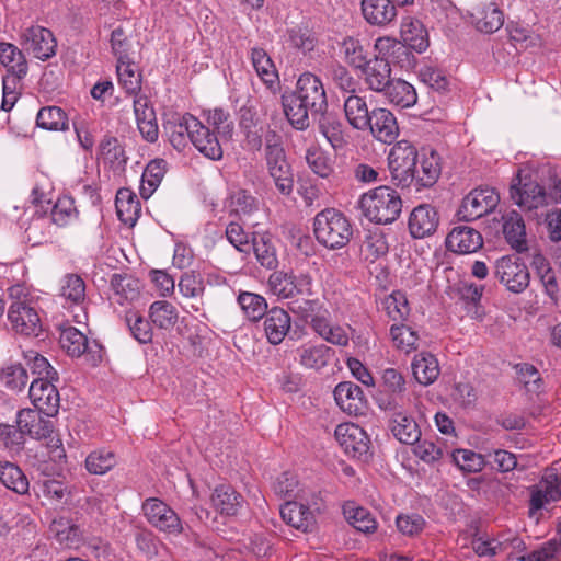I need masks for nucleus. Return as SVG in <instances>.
Here are the masks:
<instances>
[{
	"label": "nucleus",
	"mask_w": 561,
	"mask_h": 561,
	"mask_svg": "<svg viewBox=\"0 0 561 561\" xmlns=\"http://www.w3.org/2000/svg\"><path fill=\"white\" fill-rule=\"evenodd\" d=\"M313 233L321 245L330 250H339L351 241L353 228L343 213L334 208H327L316 215Z\"/></svg>",
	"instance_id": "1"
},
{
	"label": "nucleus",
	"mask_w": 561,
	"mask_h": 561,
	"mask_svg": "<svg viewBox=\"0 0 561 561\" xmlns=\"http://www.w3.org/2000/svg\"><path fill=\"white\" fill-rule=\"evenodd\" d=\"M9 296L12 301L8 320L12 331L25 336H37L42 331L41 318L25 287L19 284L11 286Z\"/></svg>",
	"instance_id": "2"
},
{
	"label": "nucleus",
	"mask_w": 561,
	"mask_h": 561,
	"mask_svg": "<svg viewBox=\"0 0 561 561\" xmlns=\"http://www.w3.org/2000/svg\"><path fill=\"white\" fill-rule=\"evenodd\" d=\"M363 215L371 222L387 225L400 215L402 201L393 188L381 185L363 194L359 199Z\"/></svg>",
	"instance_id": "3"
},
{
	"label": "nucleus",
	"mask_w": 561,
	"mask_h": 561,
	"mask_svg": "<svg viewBox=\"0 0 561 561\" xmlns=\"http://www.w3.org/2000/svg\"><path fill=\"white\" fill-rule=\"evenodd\" d=\"M265 162L270 176L278 192L285 196L291 194L294 175L283 147L282 136L273 129L264 134Z\"/></svg>",
	"instance_id": "4"
},
{
	"label": "nucleus",
	"mask_w": 561,
	"mask_h": 561,
	"mask_svg": "<svg viewBox=\"0 0 561 561\" xmlns=\"http://www.w3.org/2000/svg\"><path fill=\"white\" fill-rule=\"evenodd\" d=\"M417 163L416 148L407 140L398 141L388 156L392 182L402 187L412 184L416 176Z\"/></svg>",
	"instance_id": "5"
},
{
	"label": "nucleus",
	"mask_w": 561,
	"mask_h": 561,
	"mask_svg": "<svg viewBox=\"0 0 561 561\" xmlns=\"http://www.w3.org/2000/svg\"><path fill=\"white\" fill-rule=\"evenodd\" d=\"M494 277L511 293L520 294L530 282V274L525 262L515 255L497 259L493 267Z\"/></svg>",
	"instance_id": "6"
},
{
	"label": "nucleus",
	"mask_w": 561,
	"mask_h": 561,
	"mask_svg": "<svg viewBox=\"0 0 561 561\" xmlns=\"http://www.w3.org/2000/svg\"><path fill=\"white\" fill-rule=\"evenodd\" d=\"M500 203V195L492 187H477L467 194L458 209V217L472 221L492 213Z\"/></svg>",
	"instance_id": "7"
},
{
	"label": "nucleus",
	"mask_w": 561,
	"mask_h": 561,
	"mask_svg": "<svg viewBox=\"0 0 561 561\" xmlns=\"http://www.w3.org/2000/svg\"><path fill=\"white\" fill-rule=\"evenodd\" d=\"M20 45L34 58L45 61L56 55L57 41L50 30L32 25L20 33Z\"/></svg>",
	"instance_id": "8"
},
{
	"label": "nucleus",
	"mask_w": 561,
	"mask_h": 561,
	"mask_svg": "<svg viewBox=\"0 0 561 561\" xmlns=\"http://www.w3.org/2000/svg\"><path fill=\"white\" fill-rule=\"evenodd\" d=\"M144 514L148 523L160 531L169 535H180L183 531V524L169 505L159 499H147L142 504Z\"/></svg>",
	"instance_id": "9"
},
{
	"label": "nucleus",
	"mask_w": 561,
	"mask_h": 561,
	"mask_svg": "<svg viewBox=\"0 0 561 561\" xmlns=\"http://www.w3.org/2000/svg\"><path fill=\"white\" fill-rule=\"evenodd\" d=\"M334 435L347 455L357 459H367L370 439L360 426L354 423H342L336 426Z\"/></svg>",
	"instance_id": "10"
},
{
	"label": "nucleus",
	"mask_w": 561,
	"mask_h": 561,
	"mask_svg": "<svg viewBox=\"0 0 561 561\" xmlns=\"http://www.w3.org/2000/svg\"><path fill=\"white\" fill-rule=\"evenodd\" d=\"M54 379L37 378L30 386V399L38 411L46 416H55L59 410V393L51 383Z\"/></svg>",
	"instance_id": "11"
},
{
	"label": "nucleus",
	"mask_w": 561,
	"mask_h": 561,
	"mask_svg": "<svg viewBox=\"0 0 561 561\" xmlns=\"http://www.w3.org/2000/svg\"><path fill=\"white\" fill-rule=\"evenodd\" d=\"M311 107V113L318 114L327 107V95L321 80L310 73H302L298 81L296 91L293 93Z\"/></svg>",
	"instance_id": "12"
},
{
	"label": "nucleus",
	"mask_w": 561,
	"mask_h": 561,
	"mask_svg": "<svg viewBox=\"0 0 561 561\" xmlns=\"http://www.w3.org/2000/svg\"><path fill=\"white\" fill-rule=\"evenodd\" d=\"M474 27L485 34L499 31L504 24V13L493 1H481L473 5L469 12Z\"/></svg>",
	"instance_id": "13"
},
{
	"label": "nucleus",
	"mask_w": 561,
	"mask_h": 561,
	"mask_svg": "<svg viewBox=\"0 0 561 561\" xmlns=\"http://www.w3.org/2000/svg\"><path fill=\"white\" fill-rule=\"evenodd\" d=\"M510 195L513 202L526 210L537 209L547 205V195L545 188L537 182L528 181L513 183L510 187Z\"/></svg>",
	"instance_id": "14"
},
{
	"label": "nucleus",
	"mask_w": 561,
	"mask_h": 561,
	"mask_svg": "<svg viewBox=\"0 0 561 561\" xmlns=\"http://www.w3.org/2000/svg\"><path fill=\"white\" fill-rule=\"evenodd\" d=\"M369 126L374 138L383 144H392L399 135V126L394 115L387 108L375 107L370 111Z\"/></svg>",
	"instance_id": "15"
},
{
	"label": "nucleus",
	"mask_w": 561,
	"mask_h": 561,
	"mask_svg": "<svg viewBox=\"0 0 561 561\" xmlns=\"http://www.w3.org/2000/svg\"><path fill=\"white\" fill-rule=\"evenodd\" d=\"M483 245L481 233L469 226H457L448 233L446 238V247L448 250L459 253L469 254L478 251Z\"/></svg>",
	"instance_id": "16"
},
{
	"label": "nucleus",
	"mask_w": 561,
	"mask_h": 561,
	"mask_svg": "<svg viewBox=\"0 0 561 561\" xmlns=\"http://www.w3.org/2000/svg\"><path fill=\"white\" fill-rule=\"evenodd\" d=\"M439 217L434 207L427 204L415 207L409 218V230L413 238L421 239L434 233Z\"/></svg>",
	"instance_id": "17"
},
{
	"label": "nucleus",
	"mask_w": 561,
	"mask_h": 561,
	"mask_svg": "<svg viewBox=\"0 0 561 561\" xmlns=\"http://www.w3.org/2000/svg\"><path fill=\"white\" fill-rule=\"evenodd\" d=\"M191 122V142L205 157L211 160H219L222 157V148L216 136L210 134L196 117H188Z\"/></svg>",
	"instance_id": "18"
},
{
	"label": "nucleus",
	"mask_w": 561,
	"mask_h": 561,
	"mask_svg": "<svg viewBox=\"0 0 561 561\" xmlns=\"http://www.w3.org/2000/svg\"><path fill=\"white\" fill-rule=\"evenodd\" d=\"M263 318V328L267 341L273 345L280 344L291 328L290 316L283 308L273 307Z\"/></svg>",
	"instance_id": "19"
},
{
	"label": "nucleus",
	"mask_w": 561,
	"mask_h": 561,
	"mask_svg": "<svg viewBox=\"0 0 561 561\" xmlns=\"http://www.w3.org/2000/svg\"><path fill=\"white\" fill-rule=\"evenodd\" d=\"M503 234L510 247L516 252L528 250L525 221L519 213L510 210L502 216Z\"/></svg>",
	"instance_id": "20"
},
{
	"label": "nucleus",
	"mask_w": 561,
	"mask_h": 561,
	"mask_svg": "<svg viewBox=\"0 0 561 561\" xmlns=\"http://www.w3.org/2000/svg\"><path fill=\"white\" fill-rule=\"evenodd\" d=\"M37 409H22L18 413V427L22 433L30 435L35 439L47 438L53 432V424L49 420L44 419Z\"/></svg>",
	"instance_id": "21"
},
{
	"label": "nucleus",
	"mask_w": 561,
	"mask_h": 561,
	"mask_svg": "<svg viewBox=\"0 0 561 561\" xmlns=\"http://www.w3.org/2000/svg\"><path fill=\"white\" fill-rule=\"evenodd\" d=\"M334 399L337 405L348 414H360L366 407L362 388L351 381L340 382L335 387Z\"/></svg>",
	"instance_id": "22"
},
{
	"label": "nucleus",
	"mask_w": 561,
	"mask_h": 561,
	"mask_svg": "<svg viewBox=\"0 0 561 561\" xmlns=\"http://www.w3.org/2000/svg\"><path fill=\"white\" fill-rule=\"evenodd\" d=\"M367 87L378 93H382L391 83V67L387 59L375 57L362 68Z\"/></svg>",
	"instance_id": "23"
},
{
	"label": "nucleus",
	"mask_w": 561,
	"mask_h": 561,
	"mask_svg": "<svg viewBox=\"0 0 561 561\" xmlns=\"http://www.w3.org/2000/svg\"><path fill=\"white\" fill-rule=\"evenodd\" d=\"M362 12L367 23L375 26H386L397 18L391 0H362Z\"/></svg>",
	"instance_id": "24"
},
{
	"label": "nucleus",
	"mask_w": 561,
	"mask_h": 561,
	"mask_svg": "<svg viewBox=\"0 0 561 561\" xmlns=\"http://www.w3.org/2000/svg\"><path fill=\"white\" fill-rule=\"evenodd\" d=\"M111 299L121 306L133 302L140 295V282L128 274H114L111 277Z\"/></svg>",
	"instance_id": "25"
},
{
	"label": "nucleus",
	"mask_w": 561,
	"mask_h": 561,
	"mask_svg": "<svg viewBox=\"0 0 561 561\" xmlns=\"http://www.w3.org/2000/svg\"><path fill=\"white\" fill-rule=\"evenodd\" d=\"M400 35L402 43L417 53H423L430 45L427 31L421 21L407 16L402 19Z\"/></svg>",
	"instance_id": "26"
},
{
	"label": "nucleus",
	"mask_w": 561,
	"mask_h": 561,
	"mask_svg": "<svg viewBox=\"0 0 561 561\" xmlns=\"http://www.w3.org/2000/svg\"><path fill=\"white\" fill-rule=\"evenodd\" d=\"M561 480L557 473H547L536 489L531 492L530 505L533 510H540L546 504L554 502L561 496Z\"/></svg>",
	"instance_id": "27"
},
{
	"label": "nucleus",
	"mask_w": 561,
	"mask_h": 561,
	"mask_svg": "<svg viewBox=\"0 0 561 561\" xmlns=\"http://www.w3.org/2000/svg\"><path fill=\"white\" fill-rule=\"evenodd\" d=\"M0 64L7 68L10 79H22L28 70L23 51L11 43L0 42Z\"/></svg>",
	"instance_id": "28"
},
{
	"label": "nucleus",
	"mask_w": 561,
	"mask_h": 561,
	"mask_svg": "<svg viewBox=\"0 0 561 561\" xmlns=\"http://www.w3.org/2000/svg\"><path fill=\"white\" fill-rule=\"evenodd\" d=\"M188 117H194L191 114H184L182 116H174L168 119L164 125V131L169 138L171 145L179 151L183 150L188 141H191V122Z\"/></svg>",
	"instance_id": "29"
},
{
	"label": "nucleus",
	"mask_w": 561,
	"mask_h": 561,
	"mask_svg": "<svg viewBox=\"0 0 561 561\" xmlns=\"http://www.w3.org/2000/svg\"><path fill=\"white\" fill-rule=\"evenodd\" d=\"M297 355L302 367L319 370L328 365L333 351L324 344H304L297 350Z\"/></svg>",
	"instance_id": "30"
},
{
	"label": "nucleus",
	"mask_w": 561,
	"mask_h": 561,
	"mask_svg": "<svg viewBox=\"0 0 561 561\" xmlns=\"http://www.w3.org/2000/svg\"><path fill=\"white\" fill-rule=\"evenodd\" d=\"M251 252L254 253L256 261L261 266L267 270H274L278 265L276 249L268 233H252Z\"/></svg>",
	"instance_id": "31"
},
{
	"label": "nucleus",
	"mask_w": 561,
	"mask_h": 561,
	"mask_svg": "<svg viewBox=\"0 0 561 561\" xmlns=\"http://www.w3.org/2000/svg\"><path fill=\"white\" fill-rule=\"evenodd\" d=\"M115 206L119 220L133 227L141 210L137 196L128 188H121L116 193Z\"/></svg>",
	"instance_id": "32"
},
{
	"label": "nucleus",
	"mask_w": 561,
	"mask_h": 561,
	"mask_svg": "<svg viewBox=\"0 0 561 561\" xmlns=\"http://www.w3.org/2000/svg\"><path fill=\"white\" fill-rule=\"evenodd\" d=\"M318 125L320 133L333 149H342L347 144L344 125L335 114L322 113Z\"/></svg>",
	"instance_id": "33"
},
{
	"label": "nucleus",
	"mask_w": 561,
	"mask_h": 561,
	"mask_svg": "<svg viewBox=\"0 0 561 561\" xmlns=\"http://www.w3.org/2000/svg\"><path fill=\"white\" fill-rule=\"evenodd\" d=\"M344 113L347 122L355 129L366 130L369 126L370 111L363 98L350 94L344 100Z\"/></svg>",
	"instance_id": "34"
},
{
	"label": "nucleus",
	"mask_w": 561,
	"mask_h": 561,
	"mask_svg": "<svg viewBox=\"0 0 561 561\" xmlns=\"http://www.w3.org/2000/svg\"><path fill=\"white\" fill-rule=\"evenodd\" d=\"M343 515L347 523L360 533L371 534L377 529L378 524L374 515L355 502L350 501L343 505Z\"/></svg>",
	"instance_id": "35"
},
{
	"label": "nucleus",
	"mask_w": 561,
	"mask_h": 561,
	"mask_svg": "<svg viewBox=\"0 0 561 561\" xmlns=\"http://www.w3.org/2000/svg\"><path fill=\"white\" fill-rule=\"evenodd\" d=\"M285 115L290 125L297 130H306L310 126L309 112L311 107L293 93L283 96Z\"/></svg>",
	"instance_id": "36"
},
{
	"label": "nucleus",
	"mask_w": 561,
	"mask_h": 561,
	"mask_svg": "<svg viewBox=\"0 0 561 561\" xmlns=\"http://www.w3.org/2000/svg\"><path fill=\"white\" fill-rule=\"evenodd\" d=\"M412 373L419 383L432 385L440 374L438 360L430 353L417 354L412 362Z\"/></svg>",
	"instance_id": "37"
},
{
	"label": "nucleus",
	"mask_w": 561,
	"mask_h": 561,
	"mask_svg": "<svg viewBox=\"0 0 561 561\" xmlns=\"http://www.w3.org/2000/svg\"><path fill=\"white\" fill-rule=\"evenodd\" d=\"M282 518L293 527L307 531L313 523V515L302 502L287 501L280 508Z\"/></svg>",
	"instance_id": "38"
},
{
	"label": "nucleus",
	"mask_w": 561,
	"mask_h": 561,
	"mask_svg": "<svg viewBox=\"0 0 561 561\" xmlns=\"http://www.w3.org/2000/svg\"><path fill=\"white\" fill-rule=\"evenodd\" d=\"M242 496L231 485L217 486L211 494L213 506L221 514L233 516L241 507Z\"/></svg>",
	"instance_id": "39"
},
{
	"label": "nucleus",
	"mask_w": 561,
	"mask_h": 561,
	"mask_svg": "<svg viewBox=\"0 0 561 561\" xmlns=\"http://www.w3.org/2000/svg\"><path fill=\"white\" fill-rule=\"evenodd\" d=\"M389 426L393 436L402 444L413 445L421 437L419 425L407 414H394Z\"/></svg>",
	"instance_id": "40"
},
{
	"label": "nucleus",
	"mask_w": 561,
	"mask_h": 561,
	"mask_svg": "<svg viewBox=\"0 0 561 561\" xmlns=\"http://www.w3.org/2000/svg\"><path fill=\"white\" fill-rule=\"evenodd\" d=\"M382 93L390 103L402 108L414 105L417 100L414 87L401 79H392Z\"/></svg>",
	"instance_id": "41"
},
{
	"label": "nucleus",
	"mask_w": 561,
	"mask_h": 561,
	"mask_svg": "<svg viewBox=\"0 0 561 561\" xmlns=\"http://www.w3.org/2000/svg\"><path fill=\"white\" fill-rule=\"evenodd\" d=\"M0 482L9 490L24 495L28 492L30 482L24 472L14 463L0 462Z\"/></svg>",
	"instance_id": "42"
},
{
	"label": "nucleus",
	"mask_w": 561,
	"mask_h": 561,
	"mask_svg": "<svg viewBox=\"0 0 561 561\" xmlns=\"http://www.w3.org/2000/svg\"><path fill=\"white\" fill-rule=\"evenodd\" d=\"M167 170V163L162 159L150 161L144 170L140 182V195L149 198L160 185Z\"/></svg>",
	"instance_id": "43"
},
{
	"label": "nucleus",
	"mask_w": 561,
	"mask_h": 561,
	"mask_svg": "<svg viewBox=\"0 0 561 561\" xmlns=\"http://www.w3.org/2000/svg\"><path fill=\"white\" fill-rule=\"evenodd\" d=\"M151 322L159 329L169 330L178 322L179 313L176 308L167 300H158L149 308Z\"/></svg>",
	"instance_id": "44"
},
{
	"label": "nucleus",
	"mask_w": 561,
	"mask_h": 561,
	"mask_svg": "<svg viewBox=\"0 0 561 561\" xmlns=\"http://www.w3.org/2000/svg\"><path fill=\"white\" fill-rule=\"evenodd\" d=\"M59 343L61 348L72 357L83 355L89 348L88 337L73 327L66 328L61 331Z\"/></svg>",
	"instance_id": "45"
},
{
	"label": "nucleus",
	"mask_w": 561,
	"mask_h": 561,
	"mask_svg": "<svg viewBox=\"0 0 561 561\" xmlns=\"http://www.w3.org/2000/svg\"><path fill=\"white\" fill-rule=\"evenodd\" d=\"M38 127L47 130H67L69 119L62 108L58 106H45L36 116Z\"/></svg>",
	"instance_id": "46"
},
{
	"label": "nucleus",
	"mask_w": 561,
	"mask_h": 561,
	"mask_svg": "<svg viewBox=\"0 0 561 561\" xmlns=\"http://www.w3.org/2000/svg\"><path fill=\"white\" fill-rule=\"evenodd\" d=\"M251 61L260 79L272 87L277 80V71L267 53L263 48H252Z\"/></svg>",
	"instance_id": "47"
},
{
	"label": "nucleus",
	"mask_w": 561,
	"mask_h": 561,
	"mask_svg": "<svg viewBox=\"0 0 561 561\" xmlns=\"http://www.w3.org/2000/svg\"><path fill=\"white\" fill-rule=\"evenodd\" d=\"M60 296L71 305L81 306L85 301V283L77 274H67L60 280Z\"/></svg>",
	"instance_id": "48"
},
{
	"label": "nucleus",
	"mask_w": 561,
	"mask_h": 561,
	"mask_svg": "<svg viewBox=\"0 0 561 561\" xmlns=\"http://www.w3.org/2000/svg\"><path fill=\"white\" fill-rule=\"evenodd\" d=\"M238 304L250 321H259L267 313V302L264 297L249 291L238 296Z\"/></svg>",
	"instance_id": "49"
},
{
	"label": "nucleus",
	"mask_w": 561,
	"mask_h": 561,
	"mask_svg": "<svg viewBox=\"0 0 561 561\" xmlns=\"http://www.w3.org/2000/svg\"><path fill=\"white\" fill-rule=\"evenodd\" d=\"M118 83L128 94H137L141 89V76L130 60L119 61L116 65Z\"/></svg>",
	"instance_id": "50"
},
{
	"label": "nucleus",
	"mask_w": 561,
	"mask_h": 561,
	"mask_svg": "<svg viewBox=\"0 0 561 561\" xmlns=\"http://www.w3.org/2000/svg\"><path fill=\"white\" fill-rule=\"evenodd\" d=\"M341 53L350 66L362 69L368 62L367 48L358 38L346 37L341 43Z\"/></svg>",
	"instance_id": "51"
},
{
	"label": "nucleus",
	"mask_w": 561,
	"mask_h": 561,
	"mask_svg": "<svg viewBox=\"0 0 561 561\" xmlns=\"http://www.w3.org/2000/svg\"><path fill=\"white\" fill-rule=\"evenodd\" d=\"M79 218V210L75 199L70 196H62L57 199L51 210V220L59 227H66L76 222Z\"/></svg>",
	"instance_id": "52"
},
{
	"label": "nucleus",
	"mask_w": 561,
	"mask_h": 561,
	"mask_svg": "<svg viewBox=\"0 0 561 561\" xmlns=\"http://www.w3.org/2000/svg\"><path fill=\"white\" fill-rule=\"evenodd\" d=\"M274 492L287 501L305 500V490L299 488L296 474L282 473L273 484Z\"/></svg>",
	"instance_id": "53"
},
{
	"label": "nucleus",
	"mask_w": 561,
	"mask_h": 561,
	"mask_svg": "<svg viewBox=\"0 0 561 561\" xmlns=\"http://www.w3.org/2000/svg\"><path fill=\"white\" fill-rule=\"evenodd\" d=\"M440 174V167L438 163V157L434 152L430 156L423 157L417 164L416 174L414 182L420 186L433 185Z\"/></svg>",
	"instance_id": "54"
},
{
	"label": "nucleus",
	"mask_w": 561,
	"mask_h": 561,
	"mask_svg": "<svg viewBox=\"0 0 561 561\" xmlns=\"http://www.w3.org/2000/svg\"><path fill=\"white\" fill-rule=\"evenodd\" d=\"M49 530L54 534L59 543L65 547L70 548L77 546L80 541L79 527L71 524V522L66 518L53 520Z\"/></svg>",
	"instance_id": "55"
},
{
	"label": "nucleus",
	"mask_w": 561,
	"mask_h": 561,
	"mask_svg": "<svg viewBox=\"0 0 561 561\" xmlns=\"http://www.w3.org/2000/svg\"><path fill=\"white\" fill-rule=\"evenodd\" d=\"M306 162L313 173L327 179L333 173V164L328 154L318 146H311L306 151Z\"/></svg>",
	"instance_id": "56"
},
{
	"label": "nucleus",
	"mask_w": 561,
	"mask_h": 561,
	"mask_svg": "<svg viewBox=\"0 0 561 561\" xmlns=\"http://www.w3.org/2000/svg\"><path fill=\"white\" fill-rule=\"evenodd\" d=\"M125 322L134 336L141 344H147L152 340V329L150 323L138 312L129 310L125 314Z\"/></svg>",
	"instance_id": "57"
},
{
	"label": "nucleus",
	"mask_w": 561,
	"mask_h": 561,
	"mask_svg": "<svg viewBox=\"0 0 561 561\" xmlns=\"http://www.w3.org/2000/svg\"><path fill=\"white\" fill-rule=\"evenodd\" d=\"M115 465L114 453L105 449L92 451L85 459V468L91 474H104Z\"/></svg>",
	"instance_id": "58"
},
{
	"label": "nucleus",
	"mask_w": 561,
	"mask_h": 561,
	"mask_svg": "<svg viewBox=\"0 0 561 561\" xmlns=\"http://www.w3.org/2000/svg\"><path fill=\"white\" fill-rule=\"evenodd\" d=\"M390 335L397 348L410 353L417 348L419 334L404 324H392Z\"/></svg>",
	"instance_id": "59"
},
{
	"label": "nucleus",
	"mask_w": 561,
	"mask_h": 561,
	"mask_svg": "<svg viewBox=\"0 0 561 561\" xmlns=\"http://www.w3.org/2000/svg\"><path fill=\"white\" fill-rule=\"evenodd\" d=\"M453 462L465 472H479L484 468L482 455L469 449H456L451 453Z\"/></svg>",
	"instance_id": "60"
},
{
	"label": "nucleus",
	"mask_w": 561,
	"mask_h": 561,
	"mask_svg": "<svg viewBox=\"0 0 561 561\" xmlns=\"http://www.w3.org/2000/svg\"><path fill=\"white\" fill-rule=\"evenodd\" d=\"M519 542L517 537L512 539L500 540L497 538L483 539L474 538L472 540V549L480 557L494 556L506 550L510 543Z\"/></svg>",
	"instance_id": "61"
},
{
	"label": "nucleus",
	"mask_w": 561,
	"mask_h": 561,
	"mask_svg": "<svg viewBox=\"0 0 561 561\" xmlns=\"http://www.w3.org/2000/svg\"><path fill=\"white\" fill-rule=\"evenodd\" d=\"M360 249L367 260L375 261L388 252V243L382 232L374 231L366 236Z\"/></svg>",
	"instance_id": "62"
},
{
	"label": "nucleus",
	"mask_w": 561,
	"mask_h": 561,
	"mask_svg": "<svg viewBox=\"0 0 561 561\" xmlns=\"http://www.w3.org/2000/svg\"><path fill=\"white\" fill-rule=\"evenodd\" d=\"M383 308L393 321L403 320L408 317L410 308L405 295L401 291H394L383 300Z\"/></svg>",
	"instance_id": "63"
},
{
	"label": "nucleus",
	"mask_w": 561,
	"mask_h": 561,
	"mask_svg": "<svg viewBox=\"0 0 561 561\" xmlns=\"http://www.w3.org/2000/svg\"><path fill=\"white\" fill-rule=\"evenodd\" d=\"M24 357L32 373L38 375V378L57 379V371L44 356L34 351H28Z\"/></svg>",
	"instance_id": "64"
}]
</instances>
